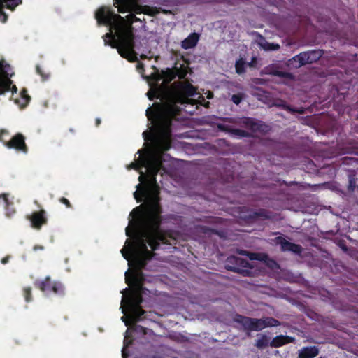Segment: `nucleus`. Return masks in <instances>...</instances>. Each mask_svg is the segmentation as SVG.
<instances>
[{
  "mask_svg": "<svg viewBox=\"0 0 358 358\" xmlns=\"http://www.w3.org/2000/svg\"><path fill=\"white\" fill-rule=\"evenodd\" d=\"M145 166L147 175L143 173L139 176V180L143 181L145 177L147 179L146 187L134 192V197L137 202H141L143 198L145 199V210L140 218V230L134 236V247H137V240L144 236L145 231L150 232L153 235L154 243L160 247L161 245L166 247L163 249H169L170 246L177 243L178 234L171 230H163L161 225L164 220H176V215L169 214L163 217L162 208L160 204L159 186L157 184L156 176L162 167V162L159 158L151 157L146 159Z\"/></svg>",
  "mask_w": 358,
  "mask_h": 358,
  "instance_id": "obj_1",
  "label": "nucleus"
},
{
  "mask_svg": "<svg viewBox=\"0 0 358 358\" xmlns=\"http://www.w3.org/2000/svg\"><path fill=\"white\" fill-rule=\"evenodd\" d=\"M196 87L191 83L180 82L173 99L155 102L152 107H149L145 115L152 127L150 130L143 131L144 140L153 141L162 152L169 150L171 147L173 124L181 119L182 109L176 103H187L189 97L196 94Z\"/></svg>",
  "mask_w": 358,
  "mask_h": 358,
  "instance_id": "obj_2",
  "label": "nucleus"
},
{
  "mask_svg": "<svg viewBox=\"0 0 358 358\" xmlns=\"http://www.w3.org/2000/svg\"><path fill=\"white\" fill-rule=\"evenodd\" d=\"M149 231H145L144 236L137 240V247H134L132 244H129L127 248H122L121 253L124 258L128 261L130 259L131 254L133 253L134 257L129 265L133 266L134 271L131 274L132 283L134 287L133 290L127 296H123L122 305L127 303L131 312V319L137 322L145 319L146 311L143 310L141 303L143 302L142 292L143 291V285L145 280V275L142 270L147 265L148 260L154 257L155 254L153 252L157 250L160 247L154 243L153 236Z\"/></svg>",
  "mask_w": 358,
  "mask_h": 358,
  "instance_id": "obj_3",
  "label": "nucleus"
},
{
  "mask_svg": "<svg viewBox=\"0 0 358 358\" xmlns=\"http://www.w3.org/2000/svg\"><path fill=\"white\" fill-rule=\"evenodd\" d=\"M97 23L110 26L116 30L115 35L106 33L103 36L105 45L117 48L118 53L130 62L138 60L137 54L134 50V34L131 27L126 28L122 25L123 18L115 14L110 7L101 6L95 13Z\"/></svg>",
  "mask_w": 358,
  "mask_h": 358,
  "instance_id": "obj_4",
  "label": "nucleus"
},
{
  "mask_svg": "<svg viewBox=\"0 0 358 358\" xmlns=\"http://www.w3.org/2000/svg\"><path fill=\"white\" fill-rule=\"evenodd\" d=\"M234 320L237 323L241 324L245 330L250 331H259L266 327H276L280 324L278 320L271 317L257 319L236 315Z\"/></svg>",
  "mask_w": 358,
  "mask_h": 358,
  "instance_id": "obj_5",
  "label": "nucleus"
},
{
  "mask_svg": "<svg viewBox=\"0 0 358 358\" xmlns=\"http://www.w3.org/2000/svg\"><path fill=\"white\" fill-rule=\"evenodd\" d=\"M225 268L228 271L239 273L245 277H250L252 275V267L249 262L234 255L229 256L227 258Z\"/></svg>",
  "mask_w": 358,
  "mask_h": 358,
  "instance_id": "obj_6",
  "label": "nucleus"
},
{
  "mask_svg": "<svg viewBox=\"0 0 358 358\" xmlns=\"http://www.w3.org/2000/svg\"><path fill=\"white\" fill-rule=\"evenodd\" d=\"M238 217L246 222H253L259 219L271 220L272 213L264 208L253 210L244 206L240 208Z\"/></svg>",
  "mask_w": 358,
  "mask_h": 358,
  "instance_id": "obj_7",
  "label": "nucleus"
},
{
  "mask_svg": "<svg viewBox=\"0 0 358 358\" xmlns=\"http://www.w3.org/2000/svg\"><path fill=\"white\" fill-rule=\"evenodd\" d=\"M34 285L43 292H52L59 296L64 294L63 284L59 281H52L50 276L45 277L43 280L35 281Z\"/></svg>",
  "mask_w": 358,
  "mask_h": 358,
  "instance_id": "obj_8",
  "label": "nucleus"
},
{
  "mask_svg": "<svg viewBox=\"0 0 358 358\" xmlns=\"http://www.w3.org/2000/svg\"><path fill=\"white\" fill-rule=\"evenodd\" d=\"M323 54L324 52L322 50H308L295 55L291 61L297 62L298 64L295 65V67H301L303 65L317 62L322 57Z\"/></svg>",
  "mask_w": 358,
  "mask_h": 358,
  "instance_id": "obj_9",
  "label": "nucleus"
},
{
  "mask_svg": "<svg viewBox=\"0 0 358 358\" xmlns=\"http://www.w3.org/2000/svg\"><path fill=\"white\" fill-rule=\"evenodd\" d=\"M10 69V65L6 63L5 61H0V95L4 94L6 92L12 91V92H17V87L12 85V80L8 77L9 73L7 69Z\"/></svg>",
  "mask_w": 358,
  "mask_h": 358,
  "instance_id": "obj_10",
  "label": "nucleus"
},
{
  "mask_svg": "<svg viewBox=\"0 0 358 358\" xmlns=\"http://www.w3.org/2000/svg\"><path fill=\"white\" fill-rule=\"evenodd\" d=\"M274 242L276 245H280L282 252H292L298 255H301L303 252V248L301 245L291 243L282 236L275 237Z\"/></svg>",
  "mask_w": 358,
  "mask_h": 358,
  "instance_id": "obj_11",
  "label": "nucleus"
},
{
  "mask_svg": "<svg viewBox=\"0 0 358 358\" xmlns=\"http://www.w3.org/2000/svg\"><path fill=\"white\" fill-rule=\"evenodd\" d=\"M6 146L10 149H15L17 152H22L25 154L28 152V147L25 143V138L20 133L15 134L8 140V141L6 143Z\"/></svg>",
  "mask_w": 358,
  "mask_h": 358,
  "instance_id": "obj_12",
  "label": "nucleus"
},
{
  "mask_svg": "<svg viewBox=\"0 0 358 358\" xmlns=\"http://www.w3.org/2000/svg\"><path fill=\"white\" fill-rule=\"evenodd\" d=\"M22 3V0H0V21L5 23L8 20V15L4 12V8L13 11Z\"/></svg>",
  "mask_w": 358,
  "mask_h": 358,
  "instance_id": "obj_13",
  "label": "nucleus"
},
{
  "mask_svg": "<svg viewBox=\"0 0 358 358\" xmlns=\"http://www.w3.org/2000/svg\"><path fill=\"white\" fill-rule=\"evenodd\" d=\"M29 219L31 222V227L37 230H40L42 226L46 224L48 222L46 212L43 209L34 212Z\"/></svg>",
  "mask_w": 358,
  "mask_h": 358,
  "instance_id": "obj_14",
  "label": "nucleus"
},
{
  "mask_svg": "<svg viewBox=\"0 0 358 358\" xmlns=\"http://www.w3.org/2000/svg\"><path fill=\"white\" fill-rule=\"evenodd\" d=\"M217 128L219 130L229 133L232 135L237 136L240 138L243 137H250L251 134L245 130L240 129H234L230 127L229 125L223 124H218Z\"/></svg>",
  "mask_w": 358,
  "mask_h": 358,
  "instance_id": "obj_15",
  "label": "nucleus"
},
{
  "mask_svg": "<svg viewBox=\"0 0 358 358\" xmlns=\"http://www.w3.org/2000/svg\"><path fill=\"white\" fill-rule=\"evenodd\" d=\"M319 348L315 346L303 347L299 350V358H315L319 355Z\"/></svg>",
  "mask_w": 358,
  "mask_h": 358,
  "instance_id": "obj_16",
  "label": "nucleus"
},
{
  "mask_svg": "<svg viewBox=\"0 0 358 358\" xmlns=\"http://www.w3.org/2000/svg\"><path fill=\"white\" fill-rule=\"evenodd\" d=\"M294 338L293 337L285 335H279L274 337L270 342L269 345L272 348H279L286 344L293 343Z\"/></svg>",
  "mask_w": 358,
  "mask_h": 358,
  "instance_id": "obj_17",
  "label": "nucleus"
},
{
  "mask_svg": "<svg viewBox=\"0 0 358 358\" xmlns=\"http://www.w3.org/2000/svg\"><path fill=\"white\" fill-rule=\"evenodd\" d=\"M199 39V35L198 34L192 33L182 41L181 46L185 50L193 48L196 45Z\"/></svg>",
  "mask_w": 358,
  "mask_h": 358,
  "instance_id": "obj_18",
  "label": "nucleus"
},
{
  "mask_svg": "<svg viewBox=\"0 0 358 358\" xmlns=\"http://www.w3.org/2000/svg\"><path fill=\"white\" fill-rule=\"evenodd\" d=\"M176 69L167 68L162 71V76L166 83H169L177 77Z\"/></svg>",
  "mask_w": 358,
  "mask_h": 358,
  "instance_id": "obj_19",
  "label": "nucleus"
},
{
  "mask_svg": "<svg viewBox=\"0 0 358 358\" xmlns=\"http://www.w3.org/2000/svg\"><path fill=\"white\" fill-rule=\"evenodd\" d=\"M115 6L118 8V12L124 13L130 10V4L127 0H115Z\"/></svg>",
  "mask_w": 358,
  "mask_h": 358,
  "instance_id": "obj_20",
  "label": "nucleus"
},
{
  "mask_svg": "<svg viewBox=\"0 0 358 358\" xmlns=\"http://www.w3.org/2000/svg\"><path fill=\"white\" fill-rule=\"evenodd\" d=\"M259 337L256 340L255 346L258 349H264L269 345V338L264 334H259Z\"/></svg>",
  "mask_w": 358,
  "mask_h": 358,
  "instance_id": "obj_21",
  "label": "nucleus"
},
{
  "mask_svg": "<svg viewBox=\"0 0 358 358\" xmlns=\"http://www.w3.org/2000/svg\"><path fill=\"white\" fill-rule=\"evenodd\" d=\"M269 130V127L264 122L262 121H256L253 124V128L252 129V131L253 132H262V133H266Z\"/></svg>",
  "mask_w": 358,
  "mask_h": 358,
  "instance_id": "obj_22",
  "label": "nucleus"
},
{
  "mask_svg": "<svg viewBox=\"0 0 358 358\" xmlns=\"http://www.w3.org/2000/svg\"><path fill=\"white\" fill-rule=\"evenodd\" d=\"M348 189L350 191H354L355 189L358 186L357 178H356V174L353 171H350L348 175Z\"/></svg>",
  "mask_w": 358,
  "mask_h": 358,
  "instance_id": "obj_23",
  "label": "nucleus"
},
{
  "mask_svg": "<svg viewBox=\"0 0 358 358\" xmlns=\"http://www.w3.org/2000/svg\"><path fill=\"white\" fill-rule=\"evenodd\" d=\"M236 72L238 74H243L245 72V62L242 59H239L236 62Z\"/></svg>",
  "mask_w": 358,
  "mask_h": 358,
  "instance_id": "obj_24",
  "label": "nucleus"
},
{
  "mask_svg": "<svg viewBox=\"0 0 358 358\" xmlns=\"http://www.w3.org/2000/svg\"><path fill=\"white\" fill-rule=\"evenodd\" d=\"M280 106L285 110L291 113H299V114H303L304 113V110L303 108H294L291 106L287 105L285 102L282 103Z\"/></svg>",
  "mask_w": 358,
  "mask_h": 358,
  "instance_id": "obj_25",
  "label": "nucleus"
},
{
  "mask_svg": "<svg viewBox=\"0 0 358 358\" xmlns=\"http://www.w3.org/2000/svg\"><path fill=\"white\" fill-rule=\"evenodd\" d=\"M342 164L344 165H351L357 167L358 166V159L355 157H345L342 158Z\"/></svg>",
  "mask_w": 358,
  "mask_h": 358,
  "instance_id": "obj_26",
  "label": "nucleus"
},
{
  "mask_svg": "<svg viewBox=\"0 0 358 358\" xmlns=\"http://www.w3.org/2000/svg\"><path fill=\"white\" fill-rule=\"evenodd\" d=\"M132 322L134 323L132 327L133 331H134L137 334H141L142 335H146L148 334V331H149L148 329H147L141 325L136 324V322H134L133 320H132Z\"/></svg>",
  "mask_w": 358,
  "mask_h": 358,
  "instance_id": "obj_27",
  "label": "nucleus"
},
{
  "mask_svg": "<svg viewBox=\"0 0 358 358\" xmlns=\"http://www.w3.org/2000/svg\"><path fill=\"white\" fill-rule=\"evenodd\" d=\"M176 69L177 77L180 79H184L187 75V70L185 66L181 65L180 67L174 66Z\"/></svg>",
  "mask_w": 358,
  "mask_h": 358,
  "instance_id": "obj_28",
  "label": "nucleus"
},
{
  "mask_svg": "<svg viewBox=\"0 0 358 358\" xmlns=\"http://www.w3.org/2000/svg\"><path fill=\"white\" fill-rule=\"evenodd\" d=\"M36 71L40 75L43 81H45L50 78V73L45 71L39 65H36Z\"/></svg>",
  "mask_w": 358,
  "mask_h": 358,
  "instance_id": "obj_29",
  "label": "nucleus"
},
{
  "mask_svg": "<svg viewBox=\"0 0 358 358\" xmlns=\"http://www.w3.org/2000/svg\"><path fill=\"white\" fill-rule=\"evenodd\" d=\"M20 95H21V98L23 100V103L22 104V106H26L30 99H31V97L28 95L27 94V90L26 89H22L21 92H20Z\"/></svg>",
  "mask_w": 358,
  "mask_h": 358,
  "instance_id": "obj_30",
  "label": "nucleus"
},
{
  "mask_svg": "<svg viewBox=\"0 0 358 358\" xmlns=\"http://www.w3.org/2000/svg\"><path fill=\"white\" fill-rule=\"evenodd\" d=\"M23 295L27 302H30L32 300L31 288L27 287L23 289Z\"/></svg>",
  "mask_w": 358,
  "mask_h": 358,
  "instance_id": "obj_31",
  "label": "nucleus"
},
{
  "mask_svg": "<svg viewBox=\"0 0 358 358\" xmlns=\"http://www.w3.org/2000/svg\"><path fill=\"white\" fill-rule=\"evenodd\" d=\"M243 97L244 94L243 93H238L233 94L231 96V100L234 104L238 105L243 99Z\"/></svg>",
  "mask_w": 358,
  "mask_h": 358,
  "instance_id": "obj_32",
  "label": "nucleus"
},
{
  "mask_svg": "<svg viewBox=\"0 0 358 358\" xmlns=\"http://www.w3.org/2000/svg\"><path fill=\"white\" fill-rule=\"evenodd\" d=\"M255 120L253 118L251 117H245L243 120V124L248 129H250L251 131L253 128V124L255 123Z\"/></svg>",
  "mask_w": 358,
  "mask_h": 358,
  "instance_id": "obj_33",
  "label": "nucleus"
},
{
  "mask_svg": "<svg viewBox=\"0 0 358 358\" xmlns=\"http://www.w3.org/2000/svg\"><path fill=\"white\" fill-rule=\"evenodd\" d=\"M264 48L266 50H278L280 48V46L277 43H266L264 46Z\"/></svg>",
  "mask_w": 358,
  "mask_h": 358,
  "instance_id": "obj_34",
  "label": "nucleus"
},
{
  "mask_svg": "<svg viewBox=\"0 0 358 358\" xmlns=\"http://www.w3.org/2000/svg\"><path fill=\"white\" fill-rule=\"evenodd\" d=\"M130 344H131V341H127V340L124 339V348H123L122 351V358H127L129 357V353L127 351L126 348Z\"/></svg>",
  "mask_w": 358,
  "mask_h": 358,
  "instance_id": "obj_35",
  "label": "nucleus"
},
{
  "mask_svg": "<svg viewBox=\"0 0 358 358\" xmlns=\"http://www.w3.org/2000/svg\"><path fill=\"white\" fill-rule=\"evenodd\" d=\"M8 136V131L6 129H1L0 130V142H2L4 145L6 146V143H7L8 141L5 139V136Z\"/></svg>",
  "mask_w": 358,
  "mask_h": 358,
  "instance_id": "obj_36",
  "label": "nucleus"
},
{
  "mask_svg": "<svg viewBox=\"0 0 358 358\" xmlns=\"http://www.w3.org/2000/svg\"><path fill=\"white\" fill-rule=\"evenodd\" d=\"M238 253L240 255L248 256L251 259H256V257H255V256L257 255L256 254L250 253V252H248L246 250H238Z\"/></svg>",
  "mask_w": 358,
  "mask_h": 358,
  "instance_id": "obj_37",
  "label": "nucleus"
},
{
  "mask_svg": "<svg viewBox=\"0 0 358 358\" xmlns=\"http://www.w3.org/2000/svg\"><path fill=\"white\" fill-rule=\"evenodd\" d=\"M274 75L278 76L279 77H282V78H289L291 76V74L289 73L281 71H276L274 73Z\"/></svg>",
  "mask_w": 358,
  "mask_h": 358,
  "instance_id": "obj_38",
  "label": "nucleus"
},
{
  "mask_svg": "<svg viewBox=\"0 0 358 358\" xmlns=\"http://www.w3.org/2000/svg\"><path fill=\"white\" fill-rule=\"evenodd\" d=\"M2 198L3 199V201L5 203L6 207H8L10 205V201L8 200V194H0V199Z\"/></svg>",
  "mask_w": 358,
  "mask_h": 358,
  "instance_id": "obj_39",
  "label": "nucleus"
},
{
  "mask_svg": "<svg viewBox=\"0 0 358 358\" xmlns=\"http://www.w3.org/2000/svg\"><path fill=\"white\" fill-rule=\"evenodd\" d=\"M59 201H60V203L64 204L67 208H71V204L70 201L65 197L60 198Z\"/></svg>",
  "mask_w": 358,
  "mask_h": 358,
  "instance_id": "obj_40",
  "label": "nucleus"
},
{
  "mask_svg": "<svg viewBox=\"0 0 358 358\" xmlns=\"http://www.w3.org/2000/svg\"><path fill=\"white\" fill-rule=\"evenodd\" d=\"M147 95L149 98L150 100H153L155 98H159V96L157 95L156 92H148L147 93Z\"/></svg>",
  "mask_w": 358,
  "mask_h": 358,
  "instance_id": "obj_41",
  "label": "nucleus"
},
{
  "mask_svg": "<svg viewBox=\"0 0 358 358\" xmlns=\"http://www.w3.org/2000/svg\"><path fill=\"white\" fill-rule=\"evenodd\" d=\"M128 169H138V165L136 162H132L128 166Z\"/></svg>",
  "mask_w": 358,
  "mask_h": 358,
  "instance_id": "obj_42",
  "label": "nucleus"
},
{
  "mask_svg": "<svg viewBox=\"0 0 358 358\" xmlns=\"http://www.w3.org/2000/svg\"><path fill=\"white\" fill-rule=\"evenodd\" d=\"M33 250L34 251H37L38 250H44V247L42 245H36L34 246Z\"/></svg>",
  "mask_w": 358,
  "mask_h": 358,
  "instance_id": "obj_43",
  "label": "nucleus"
},
{
  "mask_svg": "<svg viewBox=\"0 0 358 358\" xmlns=\"http://www.w3.org/2000/svg\"><path fill=\"white\" fill-rule=\"evenodd\" d=\"M8 261H9V257H5L1 259V262L3 264H7L8 262Z\"/></svg>",
  "mask_w": 358,
  "mask_h": 358,
  "instance_id": "obj_44",
  "label": "nucleus"
},
{
  "mask_svg": "<svg viewBox=\"0 0 358 358\" xmlns=\"http://www.w3.org/2000/svg\"><path fill=\"white\" fill-rule=\"evenodd\" d=\"M149 7L148 6H146L145 8H141V7H139L136 10H138L137 13H146L145 9V8H148Z\"/></svg>",
  "mask_w": 358,
  "mask_h": 358,
  "instance_id": "obj_45",
  "label": "nucleus"
},
{
  "mask_svg": "<svg viewBox=\"0 0 358 358\" xmlns=\"http://www.w3.org/2000/svg\"><path fill=\"white\" fill-rule=\"evenodd\" d=\"M136 67H137L138 70H141V69L144 70V65L143 63H141V62L138 63Z\"/></svg>",
  "mask_w": 358,
  "mask_h": 358,
  "instance_id": "obj_46",
  "label": "nucleus"
},
{
  "mask_svg": "<svg viewBox=\"0 0 358 358\" xmlns=\"http://www.w3.org/2000/svg\"><path fill=\"white\" fill-rule=\"evenodd\" d=\"M122 320L123 322H124L126 326L129 325V321L127 320L124 316L122 317Z\"/></svg>",
  "mask_w": 358,
  "mask_h": 358,
  "instance_id": "obj_47",
  "label": "nucleus"
},
{
  "mask_svg": "<svg viewBox=\"0 0 358 358\" xmlns=\"http://www.w3.org/2000/svg\"><path fill=\"white\" fill-rule=\"evenodd\" d=\"M125 280H126V282H127V284H129H129L131 283V282H130V281L129 280V278H128V271H127V272L125 273Z\"/></svg>",
  "mask_w": 358,
  "mask_h": 358,
  "instance_id": "obj_48",
  "label": "nucleus"
},
{
  "mask_svg": "<svg viewBox=\"0 0 358 358\" xmlns=\"http://www.w3.org/2000/svg\"><path fill=\"white\" fill-rule=\"evenodd\" d=\"M101 124V120L99 118L96 119V125L98 127Z\"/></svg>",
  "mask_w": 358,
  "mask_h": 358,
  "instance_id": "obj_49",
  "label": "nucleus"
},
{
  "mask_svg": "<svg viewBox=\"0 0 358 358\" xmlns=\"http://www.w3.org/2000/svg\"><path fill=\"white\" fill-rule=\"evenodd\" d=\"M126 234H127V236H131L130 235L129 229L128 227L126 228Z\"/></svg>",
  "mask_w": 358,
  "mask_h": 358,
  "instance_id": "obj_50",
  "label": "nucleus"
},
{
  "mask_svg": "<svg viewBox=\"0 0 358 358\" xmlns=\"http://www.w3.org/2000/svg\"><path fill=\"white\" fill-rule=\"evenodd\" d=\"M131 17L133 18L132 21H137L138 20V19L136 18V15H132Z\"/></svg>",
  "mask_w": 358,
  "mask_h": 358,
  "instance_id": "obj_51",
  "label": "nucleus"
},
{
  "mask_svg": "<svg viewBox=\"0 0 358 358\" xmlns=\"http://www.w3.org/2000/svg\"><path fill=\"white\" fill-rule=\"evenodd\" d=\"M211 231L213 233V234H217V231L215 230V229H211Z\"/></svg>",
  "mask_w": 358,
  "mask_h": 358,
  "instance_id": "obj_52",
  "label": "nucleus"
},
{
  "mask_svg": "<svg viewBox=\"0 0 358 358\" xmlns=\"http://www.w3.org/2000/svg\"><path fill=\"white\" fill-rule=\"evenodd\" d=\"M292 59L289 60V62H290V64H292V66H294V64H293L294 62L293 61H291Z\"/></svg>",
  "mask_w": 358,
  "mask_h": 358,
  "instance_id": "obj_53",
  "label": "nucleus"
},
{
  "mask_svg": "<svg viewBox=\"0 0 358 358\" xmlns=\"http://www.w3.org/2000/svg\"><path fill=\"white\" fill-rule=\"evenodd\" d=\"M69 131H70L71 132H74V130H73V129H69Z\"/></svg>",
  "mask_w": 358,
  "mask_h": 358,
  "instance_id": "obj_54",
  "label": "nucleus"
},
{
  "mask_svg": "<svg viewBox=\"0 0 358 358\" xmlns=\"http://www.w3.org/2000/svg\"><path fill=\"white\" fill-rule=\"evenodd\" d=\"M140 185H141L140 184H138V185H137L138 189L139 188Z\"/></svg>",
  "mask_w": 358,
  "mask_h": 358,
  "instance_id": "obj_55",
  "label": "nucleus"
}]
</instances>
